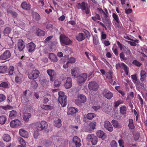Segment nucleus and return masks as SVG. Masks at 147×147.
Segmentation results:
<instances>
[{
  "instance_id": "obj_41",
  "label": "nucleus",
  "mask_w": 147,
  "mask_h": 147,
  "mask_svg": "<svg viewBox=\"0 0 147 147\" xmlns=\"http://www.w3.org/2000/svg\"><path fill=\"white\" fill-rule=\"evenodd\" d=\"M7 67L6 66H0V73L5 74L7 72Z\"/></svg>"
},
{
  "instance_id": "obj_49",
  "label": "nucleus",
  "mask_w": 147,
  "mask_h": 147,
  "mask_svg": "<svg viewBox=\"0 0 147 147\" xmlns=\"http://www.w3.org/2000/svg\"><path fill=\"white\" fill-rule=\"evenodd\" d=\"M83 31L84 33L87 38L89 40L91 36L90 32L86 29H84Z\"/></svg>"
},
{
  "instance_id": "obj_30",
  "label": "nucleus",
  "mask_w": 147,
  "mask_h": 147,
  "mask_svg": "<svg viewBox=\"0 0 147 147\" xmlns=\"http://www.w3.org/2000/svg\"><path fill=\"white\" fill-rule=\"evenodd\" d=\"M17 139L19 143L21 144L22 146L23 147L26 146V142L22 138L19 137Z\"/></svg>"
},
{
  "instance_id": "obj_21",
  "label": "nucleus",
  "mask_w": 147,
  "mask_h": 147,
  "mask_svg": "<svg viewBox=\"0 0 147 147\" xmlns=\"http://www.w3.org/2000/svg\"><path fill=\"white\" fill-rule=\"evenodd\" d=\"M73 142L75 144L76 147H80L81 145L80 140L77 136H75L73 138Z\"/></svg>"
},
{
  "instance_id": "obj_6",
  "label": "nucleus",
  "mask_w": 147,
  "mask_h": 147,
  "mask_svg": "<svg viewBox=\"0 0 147 147\" xmlns=\"http://www.w3.org/2000/svg\"><path fill=\"white\" fill-rule=\"evenodd\" d=\"M39 74V71L37 69H36L29 74L28 77L29 79L33 80L37 78L38 77Z\"/></svg>"
},
{
  "instance_id": "obj_37",
  "label": "nucleus",
  "mask_w": 147,
  "mask_h": 147,
  "mask_svg": "<svg viewBox=\"0 0 147 147\" xmlns=\"http://www.w3.org/2000/svg\"><path fill=\"white\" fill-rule=\"evenodd\" d=\"M3 140L6 142H8L11 140V137L8 134H4L2 137Z\"/></svg>"
},
{
  "instance_id": "obj_13",
  "label": "nucleus",
  "mask_w": 147,
  "mask_h": 147,
  "mask_svg": "<svg viewBox=\"0 0 147 147\" xmlns=\"http://www.w3.org/2000/svg\"><path fill=\"white\" fill-rule=\"evenodd\" d=\"M102 94L105 97L108 99H111L113 96V94L106 89L103 90Z\"/></svg>"
},
{
  "instance_id": "obj_61",
  "label": "nucleus",
  "mask_w": 147,
  "mask_h": 147,
  "mask_svg": "<svg viewBox=\"0 0 147 147\" xmlns=\"http://www.w3.org/2000/svg\"><path fill=\"white\" fill-rule=\"evenodd\" d=\"M113 72L112 71H109V73L107 75V78L109 79H111L112 78Z\"/></svg>"
},
{
  "instance_id": "obj_38",
  "label": "nucleus",
  "mask_w": 147,
  "mask_h": 147,
  "mask_svg": "<svg viewBox=\"0 0 147 147\" xmlns=\"http://www.w3.org/2000/svg\"><path fill=\"white\" fill-rule=\"evenodd\" d=\"M102 21L105 24L106 26L109 28H111V25L112 23L110 19L108 18Z\"/></svg>"
},
{
  "instance_id": "obj_58",
  "label": "nucleus",
  "mask_w": 147,
  "mask_h": 147,
  "mask_svg": "<svg viewBox=\"0 0 147 147\" xmlns=\"http://www.w3.org/2000/svg\"><path fill=\"white\" fill-rule=\"evenodd\" d=\"M131 78L134 83L135 84L139 80L137 79L136 75H134L131 76Z\"/></svg>"
},
{
  "instance_id": "obj_45",
  "label": "nucleus",
  "mask_w": 147,
  "mask_h": 147,
  "mask_svg": "<svg viewBox=\"0 0 147 147\" xmlns=\"http://www.w3.org/2000/svg\"><path fill=\"white\" fill-rule=\"evenodd\" d=\"M96 115L93 113H89L86 115L87 118L90 120L92 119Z\"/></svg>"
},
{
  "instance_id": "obj_44",
  "label": "nucleus",
  "mask_w": 147,
  "mask_h": 147,
  "mask_svg": "<svg viewBox=\"0 0 147 147\" xmlns=\"http://www.w3.org/2000/svg\"><path fill=\"white\" fill-rule=\"evenodd\" d=\"M126 111L127 108L125 106H123L120 108V113L123 115H125L126 114Z\"/></svg>"
},
{
  "instance_id": "obj_16",
  "label": "nucleus",
  "mask_w": 147,
  "mask_h": 147,
  "mask_svg": "<svg viewBox=\"0 0 147 147\" xmlns=\"http://www.w3.org/2000/svg\"><path fill=\"white\" fill-rule=\"evenodd\" d=\"M47 72L50 78V80L53 81L54 79V77L56 75V73L54 70L51 69H49L47 70Z\"/></svg>"
},
{
  "instance_id": "obj_34",
  "label": "nucleus",
  "mask_w": 147,
  "mask_h": 147,
  "mask_svg": "<svg viewBox=\"0 0 147 147\" xmlns=\"http://www.w3.org/2000/svg\"><path fill=\"white\" fill-rule=\"evenodd\" d=\"M93 43L96 45L99 44V41L97 34H94L93 36Z\"/></svg>"
},
{
  "instance_id": "obj_54",
  "label": "nucleus",
  "mask_w": 147,
  "mask_h": 147,
  "mask_svg": "<svg viewBox=\"0 0 147 147\" xmlns=\"http://www.w3.org/2000/svg\"><path fill=\"white\" fill-rule=\"evenodd\" d=\"M32 87L34 88H36L38 86V84L35 80H32L31 82Z\"/></svg>"
},
{
  "instance_id": "obj_18",
  "label": "nucleus",
  "mask_w": 147,
  "mask_h": 147,
  "mask_svg": "<svg viewBox=\"0 0 147 147\" xmlns=\"http://www.w3.org/2000/svg\"><path fill=\"white\" fill-rule=\"evenodd\" d=\"M21 125L20 121L18 119L11 121L10 123V126L12 127H14L18 126H20Z\"/></svg>"
},
{
  "instance_id": "obj_59",
  "label": "nucleus",
  "mask_w": 147,
  "mask_h": 147,
  "mask_svg": "<svg viewBox=\"0 0 147 147\" xmlns=\"http://www.w3.org/2000/svg\"><path fill=\"white\" fill-rule=\"evenodd\" d=\"M28 98L24 97V96L21 97V101L22 102L24 103H27L29 101L28 99Z\"/></svg>"
},
{
  "instance_id": "obj_15",
  "label": "nucleus",
  "mask_w": 147,
  "mask_h": 147,
  "mask_svg": "<svg viewBox=\"0 0 147 147\" xmlns=\"http://www.w3.org/2000/svg\"><path fill=\"white\" fill-rule=\"evenodd\" d=\"M105 128L110 132L113 130V128L111 123L108 121H105L104 124Z\"/></svg>"
},
{
  "instance_id": "obj_31",
  "label": "nucleus",
  "mask_w": 147,
  "mask_h": 147,
  "mask_svg": "<svg viewBox=\"0 0 147 147\" xmlns=\"http://www.w3.org/2000/svg\"><path fill=\"white\" fill-rule=\"evenodd\" d=\"M7 11L8 13L11 14L12 16L14 18L17 17L18 16V14L16 12L10 9H7Z\"/></svg>"
},
{
  "instance_id": "obj_62",
  "label": "nucleus",
  "mask_w": 147,
  "mask_h": 147,
  "mask_svg": "<svg viewBox=\"0 0 147 147\" xmlns=\"http://www.w3.org/2000/svg\"><path fill=\"white\" fill-rule=\"evenodd\" d=\"M100 106L98 105L93 106L92 107V108L95 111H96L100 109Z\"/></svg>"
},
{
  "instance_id": "obj_55",
  "label": "nucleus",
  "mask_w": 147,
  "mask_h": 147,
  "mask_svg": "<svg viewBox=\"0 0 147 147\" xmlns=\"http://www.w3.org/2000/svg\"><path fill=\"white\" fill-rule=\"evenodd\" d=\"M14 72V67L12 66H11L9 67V74L10 75L13 74Z\"/></svg>"
},
{
  "instance_id": "obj_5",
  "label": "nucleus",
  "mask_w": 147,
  "mask_h": 147,
  "mask_svg": "<svg viewBox=\"0 0 147 147\" xmlns=\"http://www.w3.org/2000/svg\"><path fill=\"white\" fill-rule=\"evenodd\" d=\"M60 39L62 43L66 45H70L72 42L71 40L64 35L61 34L60 35Z\"/></svg>"
},
{
  "instance_id": "obj_33",
  "label": "nucleus",
  "mask_w": 147,
  "mask_h": 147,
  "mask_svg": "<svg viewBox=\"0 0 147 147\" xmlns=\"http://www.w3.org/2000/svg\"><path fill=\"white\" fill-rule=\"evenodd\" d=\"M17 114V113L16 111L14 110L11 111L10 112L9 117L11 119H13L16 116Z\"/></svg>"
},
{
  "instance_id": "obj_50",
  "label": "nucleus",
  "mask_w": 147,
  "mask_h": 147,
  "mask_svg": "<svg viewBox=\"0 0 147 147\" xmlns=\"http://www.w3.org/2000/svg\"><path fill=\"white\" fill-rule=\"evenodd\" d=\"M123 103V101L121 100H119L115 102L114 103V107H116L119 106V105L121 104H122Z\"/></svg>"
},
{
  "instance_id": "obj_22",
  "label": "nucleus",
  "mask_w": 147,
  "mask_h": 147,
  "mask_svg": "<svg viewBox=\"0 0 147 147\" xmlns=\"http://www.w3.org/2000/svg\"><path fill=\"white\" fill-rule=\"evenodd\" d=\"M22 8L25 10H29L31 7V5L30 4L27 3L26 1L23 2L21 5Z\"/></svg>"
},
{
  "instance_id": "obj_56",
  "label": "nucleus",
  "mask_w": 147,
  "mask_h": 147,
  "mask_svg": "<svg viewBox=\"0 0 147 147\" xmlns=\"http://www.w3.org/2000/svg\"><path fill=\"white\" fill-rule=\"evenodd\" d=\"M108 14H107L105 12H103L102 14H101L100 16L102 17V21L108 18Z\"/></svg>"
},
{
  "instance_id": "obj_52",
  "label": "nucleus",
  "mask_w": 147,
  "mask_h": 147,
  "mask_svg": "<svg viewBox=\"0 0 147 147\" xmlns=\"http://www.w3.org/2000/svg\"><path fill=\"white\" fill-rule=\"evenodd\" d=\"M49 82V80L46 78L43 79L41 82V84L44 86L45 85H47Z\"/></svg>"
},
{
  "instance_id": "obj_64",
  "label": "nucleus",
  "mask_w": 147,
  "mask_h": 147,
  "mask_svg": "<svg viewBox=\"0 0 147 147\" xmlns=\"http://www.w3.org/2000/svg\"><path fill=\"white\" fill-rule=\"evenodd\" d=\"M124 10L125 13L127 14H130L131 13L132 11V9L130 8L128 9L126 8Z\"/></svg>"
},
{
  "instance_id": "obj_3",
  "label": "nucleus",
  "mask_w": 147,
  "mask_h": 147,
  "mask_svg": "<svg viewBox=\"0 0 147 147\" xmlns=\"http://www.w3.org/2000/svg\"><path fill=\"white\" fill-rule=\"evenodd\" d=\"M87 78V75L86 73L80 74L77 77V80L78 84L85 82Z\"/></svg>"
},
{
  "instance_id": "obj_60",
  "label": "nucleus",
  "mask_w": 147,
  "mask_h": 147,
  "mask_svg": "<svg viewBox=\"0 0 147 147\" xmlns=\"http://www.w3.org/2000/svg\"><path fill=\"white\" fill-rule=\"evenodd\" d=\"M61 84V82L58 80H56L54 82V86L55 87L59 86Z\"/></svg>"
},
{
  "instance_id": "obj_53",
  "label": "nucleus",
  "mask_w": 147,
  "mask_h": 147,
  "mask_svg": "<svg viewBox=\"0 0 147 147\" xmlns=\"http://www.w3.org/2000/svg\"><path fill=\"white\" fill-rule=\"evenodd\" d=\"M119 57L121 59L123 60V61H125L127 59V58L125 56L124 53L123 52H121L119 54Z\"/></svg>"
},
{
  "instance_id": "obj_43",
  "label": "nucleus",
  "mask_w": 147,
  "mask_h": 147,
  "mask_svg": "<svg viewBox=\"0 0 147 147\" xmlns=\"http://www.w3.org/2000/svg\"><path fill=\"white\" fill-rule=\"evenodd\" d=\"M36 34L38 36H44L45 34V32L44 31L38 29L37 30Z\"/></svg>"
},
{
  "instance_id": "obj_2",
  "label": "nucleus",
  "mask_w": 147,
  "mask_h": 147,
  "mask_svg": "<svg viewBox=\"0 0 147 147\" xmlns=\"http://www.w3.org/2000/svg\"><path fill=\"white\" fill-rule=\"evenodd\" d=\"M48 126V124L45 121H42L40 123H37L36 128L38 131H42L46 129Z\"/></svg>"
},
{
  "instance_id": "obj_46",
  "label": "nucleus",
  "mask_w": 147,
  "mask_h": 147,
  "mask_svg": "<svg viewBox=\"0 0 147 147\" xmlns=\"http://www.w3.org/2000/svg\"><path fill=\"white\" fill-rule=\"evenodd\" d=\"M31 114L29 113H25L23 116V119L25 121H28L29 119L30 118Z\"/></svg>"
},
{
  "instance_id": "obj_27",
  "label": "nucleus",
  "mask_w": 147,
  "mask_h": 147,
  "mask_svg": "<svg viewBox=\"0 0 147 147\" xmlns=\"http://www.w3.org/2000/svg\"><path fill=\"white\" fill-rule=\"evenodd\" d=\"M140 81H144L145 80L146 76V73L145 71L143 70H142L140 73Z\"/></svg>"
},
{
  "instance_id": "obj_9",
  "label": "nucleus",
  "mask_w": 147,
  "mask_h": 147,
  "mask_svg": "<svg viewBox=\"0 0 147 147\" xmlns=\"http://www.w3.org/2000/svg\"><path fill=\"white\" fill-rule=\"evenodd\" d=\"M88 87L90 90L96 91L98 90V85L96 82L92 81L89 82L88 85Z\"/></svg>"
},
{
  "instance_id": "obj_36",
  "label": "nucleus",
  "mask_w": 147,
  "mask_h": 147,
  "mask_svg": "<svg viewBox=\"0 0 147 147\" xmlns=\"http://www.w3.org/2000/svg\"><path fill=\"white\" fill-rule=\"evenodd\" d=\"M111 123L114 127L117 128H120L121 126L119 124L118 122L115 120H113L112 121Z\"/></svg>"
},
{
  "instance_id": "obj_19",
  "label": "nucleus",
  "mask_w": 147,
  "mask_h": 147,
  "mask_svg": "<svg viewBox=\"0 0 147 147\" xmlns=\"http://www.w3.org/2000/svg\"><path fill=\"white\" fill-rule=\"evenodd\" d=\"M86 38L85 34L82 32L79 33L76 36V39L79 42H81L84 40Z\"/></svg>"
},
{
  "instance_id": "obj_63",
  "label": "nucleus",
  "mask_w": 147,
  "mask_h": 147,
  "mask_svg": "<svg viewBox=\"0 0 147 147\" xmlns=\"http://www.w3.org/2000/svg\"><path fill=\"white\" fill-rule=\"evenodd\" d=\"M117 143L115 140L112 141L110 144L111 147H117Z\"/></svg>"
},
{
  "instance_id": "obj_28",
  "label": "nucleus",
  "mask_w": 147,
  "mask_h": 147,
  "mask_svg": "<svg viewBox=\"0 0 147 147\" xmlns=\"http://www.w3.org/2000/svg\"><path fill=\"white\" fill-rule=\"evenodd\" d=\"M33 19L36 21L39 20L40 19V15L35 12H32V13Z\"/></svg>"
},
{
  "instance_id": "obj_47",
  "label": "nucleus",
  "mask_w": 147,
  "mask_h": 147,
  "mask_svg": "<svg viewBox=\"0 0 147 147\" xmlns=\"http://www.w3.org/2000/svg\"><path fill=\"white\" fill-rule=\"evenodd\" d=\"M41 107L42 108L46 110L52 109H53V107L49 105H41Z\"/></svg>"
},
{
  "instance_id": "obj_4",
  "label": "nucleus",
  "mask_w": 147,
  "mask_h": 147,
  "mask_svg": "<svg viewBox=\"0 0 147 147\" xmlns=\"http://www.w3.org/2000/svg\"><path fill=\"white\" fill-rule=\"evenodd\" d=\"M87 140L90 142L92 145H96L98 142L97 137L93 134H88L87 137Z\"/></svg>"
},
{
  "instance_id": "obj_8",
  "label": "nucleus",
  "mask_w": 147,
  "mask_h": 147,
  "mask_svg": "<svg viewBox=\"0 0 147 147\" xmlns=\"http://www.w3.org/2000/svg\"><path fill=\"white\" fill-rule=\"evenodd\" d=\"M78 99L75 101V103L78 105H79L81 103H84L86 101V97L84 95L80 94L78 95Z\"/></svg>"
},
{
  "instance_id": "obj_17",
  "label": "nucleus",
  "mask_w": 147,
  "mask_h": 147,
  "mask_svg": "<svg viewBox=\"0 0 147 147\" xmlns=\"http://www.w3.org/2000/svg\"><path fill=\"white\" fill-rule=\"evenodd\" d=\"M36 47L35 45L32 42L28 43L27 45V48L29 52L31 53L34 51Z\"/></svg>"
},
{
  "instance_id": "obj_57",
  "label": "nucleus",
  "mask_w": 147,
  "mask_h": 147,
  "mask_svg": "<svg viewBox=\"0 0 147 147\" xmlns=\"http://www.w3.org/2000/svg\"><path fill=\"white\" fill-rule=\"evenodd\" d=\"M8 84L6 82H2L0 84V86L1 87L7 88L8 87Z\"/></svg>"
},
{
  "instance_id": "obj_40",
  "label": "nucleus",
  "mask_w": 147,
  "mask_h": 147,
  "mask_svg": "<svg viewBox=\"0 0 147 147\" xmlns=\"http://www.w3.org/2000/svg\"><path fill=\"white\" fill-rule=\"evenodd\" d=\"M112 17L114 20L115 21L117 24H119L120 23V21L118 15L115 13H113L112 14Z\"/></svg>"
},
{
  "instance_id": "obj_11",
  "label": "nucleus",
  "mask_w": 147,
  "mask_h": 147,
  "mask_svg": "<svg viewBox=\"0 0 147 147\" xmlns=\"http://www.w3.org/2000/svg\"><path fill=\"white\" fill-rule=\"evenodd\" d=\"M11 56L10 52L8 50L5 51L0 56L1 60H5L8 59Z\"/></svg>"
},
{
  "instance_id": "obj_24",
  "label": "nucleus",
  "mask_w": 147,
  "mask_h": 147,
  "mask_svg": "<svg viewBox=\"0 0 147 147\" xmlns=\"http://www.w3.org/2000/svg\"><path fill=\"white\" fill-rule=\"evenodd\" d=\"M78 109L74 107H70L68 109L67 114L68 115H72L78 112Z\"/></svg>"
},
{
  "instance_id": "obj_35",
  "label": "nucleus",
  "mask_w": 147,
  "mask_h": 147,
  "mask_svg": "<svg viewBox=\"0 0 147 147\" xmlns=\"http://www.w3.org/2000/svg\"><path fill=\"white\" fill-rule=\"evenodd\" d=\"M96 124V122L92 121L89 123L87 127L90 130H93L95 129Z\"/></svg>"
},
{
  "instance_id": "obj_20",
  "label": "nucleus",
  "mask_w": 147,
  "mask_h": 147,
  "mask_svg": "<svg viewBox=\"0 0 147 147\" xmlns=\"http://www.w3.org/2000/svg\"><path fill=\"white\" fill-rule=\"evenodd\" d=\"M64 86L66 89L70 88L72 86V80L71 78L68 77L67 78L66 82L64 84Z\"/></svg>"
},
{
  "instance_id": "obj_51",
  "label": "nucleus",
  "mask_w": 147,
  "mask_h": 147,
  "mask_svg": "<svg viewBox=\"0 0 147 147\" xmlns=\"http://www.w3.org/2000/svg\"><path fill=\"white\" fill-rule=\"evenodd\" d=\"M132 63L134 65L138 67H140L142 65V63L136 60H134L132 62Z\"/></svg>"
},
{
  "instance_id": "obj_10",
  "label": "nucleus",
  "mask_w": 147,
  "mask_h": 147,
  "mask_svg": "<svg viewBox=\"0 0 147 147\" xmlns=\"http://www.w3.org/2000/svg\"><path fill=\"white\" fill-rule=\"evenodd\" d=\"M58 100L59 103L61 104V106L63 107H65L67 104V96L58 97Z\"/></svg>"
},
{
  "instance_id": "obj_23",
  "label": "nucleus",
  "mask_w": 147,
  "mask_h": 147,
  "mask_svg": "<svg viewBox=\"0 0 147 147\" xmlns=\"http://www.w3.org/2000/svg\"><path fill=\"white\" fill-rule=\"evenodd\" d=\"M96 134L98 137L101 138L102 140H105L106 137L105 133L103 131L100 130L97 131Z\"/></svg>"
},
{
  "instance_id": "obj_39",
  "label": "nucleus",
  "mask_w": 147,
  "mask_h": 147,
  "mask_svg": "<svg viewBox=\"0 0 147 147\" xmlns=\"http://www.w3.org/2000/svg\"><path fill=\"white\" fill-rule=\"evenodd\" d=\"M7 120V118L4 115L0 116V124L4 125L5 123Z\"/></svg>"
},
{
  "instance_id": "obj_25",
  "label": "nucleus",
  "mask_w": 147,
  "mask_h": 147,
  "mask_svg": "<svg viewBox=\"0 0 147 147\" xmlns=\"http://www.w3.org/2000/svg\"><path fill=\"white\" fill-rule=\"evenodd\" d=\"M19 134L20 136L24 138H28V133L26 131L23 129H20L19 131Z\"/></svg>"
},
{
  "instance_id": "obj_14",
  "label": "nucleus",
  "mask_w": 147,
  "mask_h": 147,
  "mask_svg": "<svg viewBox=\"0 0 147 147\" xmlns=\"http://www.w3.org/2000/svg\"><path fill=\"white\" fill-rule=\"evenodd\" d=\"M18 49L20 51H22L25 47L24 42L22 39H20L18 42Z\"/></svg>"
},
{
  "instance_id": "obj_32",
  "label": "nucleus",
  "mask_w": 147,
  "mask_h": 147,
  "mask_svg": "<svg viewBox=\"0 0 147 147\" xmlns=\"http://www.w3.org/2000/svg\"><path fill=\"white\" fill-rule=\"evenodd\" d=\"M133 120L132 119H129L128 127L129 129H133L135 128V125L133 123Z\"/></svg>"
},
{
  "instance_id": "obj_42",
  "label": "nucleus",
  "mask_w": 147,
  "mask_h": 147,
  "mask_svg": "<svg viewBox=\"0 0 147 147\" xmlns=\"http://www.w3.org/2000/svg\"><path fill=\"white\" fill-rule=\"evenodd\" d=\"M11 30L12 29L11 28L9 27H6L3 30V34L5 35H7L10 33Z\"/></svg>"
},
{
  "instance_id": "obj_12",
  "label": "nucleus",
  "mask_w": 147,
  "mask_h": 147,
  "mask_svg": "<svg viewBox=\"0 0 147 147\" xmlns=\"http://www.w3.org/2000/svg\"><path fill=\"white\" fill-rule=\"evenodd\" d=\"M144 81H140L139 80H138L136 83L135 84L137 90H144L145 87H144Z\"/></svg>"
},
{
  "instance_id": "obj_26",
  "label": "nucleus",
  "mask_w": 147,
  "mask_h": 147,
  "mask_svg": "<svg viewBox=\"0 0 147 147\" xmlns=\"http://www.w3.org/2000/svg\"><path fill=\"white\" fill-rule=\"evenodd\" d=\"M49 59L53 62H56L58 59L56 55L53 53H50L49 54Z\"/></svg>"
},
{
  "instance_id": "obj_7",
  "label": "nucleus",
  "mask_w": 147,
  "mask_h": 147,
  "mask_svg": "<svg viewBox=\"0 0 147 147\" xmlns=\"http://www.w3.org/2000/svg\"><path fill=\"white\" fill-rule=\"evenodd\" d=\"M116 68L117 69H119L120 68L123 69L125 74L128 75V67L124 63H118L116 65Z\"/></svg>"
},
{
  "instance_id": "obj_1",
  "label": "nucleus",
  "mask_w": 147,
  "mask_h": 147,
  "mask_svg": "<svg viewBox=\"0 0 147 147\" xmlns=\"http://www.w3.org/2000/svg\"><path fill=\"white\" fill-rule=\"evenodd\" d=\"M76 7L78 9H81L82 11H85V13L87 15L90 12L89 6L87 3L84 2H82L81 3H77Z\"/></svg>"
},
{
  "instance_id": "obj_29",
  "label": "nucleus",
  "mask_w": 147,
  "mask_h": 147,
  "mask_svg": "<svg viewBox=\"0 0 147 147\" xmlns=\"http://www.w3.org/2000/svg\"><path fill=\"white\" fill-rule=\"evenodd\" d=\"M54 125L56 127H60L61 126V120L60 119L57 118L54 121Z\"/></svg>"
},
{
  "instance_id": "obj_48",
  "label": "nucleus",
  "mask_w": 147,
  "mask_h": 147,
  "mask_svg": "<svg viewBox=\"0 0 147 147\" xmlns=\"http://www.w3.org/2000/svg\"><path fill=\"white\" fill-rule=\"evenodd\" d=\"M71 74L72 76H74V77L77 78L78 76V74L77 72V71L75 70V69H72L71 70Z\"/></svg>"
}]
</instances>
